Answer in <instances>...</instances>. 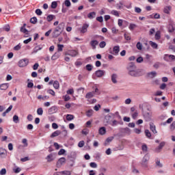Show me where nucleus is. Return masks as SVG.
<instances>
[{
	"label": "nucleus",
	"mask_w": 175,
	"mask_h": 175,
	"mask_svg": "<svg viewBox=\"0 0 175 175\" xmlns=\"http://www.w3.org/2000/svg\"><path fill=\"white\" fill-rule=\"evenodd\" d=\"M170 10H172V7L171 6H167L164 8V13H166V14H169L170 13Z\"/></svg>",
	"instance_id": "nucleus-28"
},
{
	"label": "nucleus",
	"mask_w": 175,
	"mask_h": 175,
	"mask_svg": "<svg viewBox=\"0 0 175 175\" xmlns=\"http://www.w3.org/2000/svg\"><path fill=\"white\" fill-rule=\"evenodd\" d=\"M111 14H113V16H116V17H120V14L118 13V11L117 10H112L111 12Z\"/></svg>",
	"instance_id": "nucleus-46"
},
{
	"label": "nucleus",
	"mask_w": 175,
	"mask_h": 175,
	"mask_svg": "<svg viewBox=\"0 0 175 175\" xmlns=\"http://www.w3.org/2000/svg\"><path fill=\"white\" fill-rule=\"evenodd\" d=\"M105 73H106V72L103 70H98L95 72L96 77H103Z\"/></svg>",
	"instance_id": "nucleus-9"
},
{
	"label": "nucleus",
	"mask_w": 175,
	"mask_h": 175,
	"mask_svg": "<svg viewBox=\"0 0 175 175\" xmlns=\"http://www.w3.org/2000/svg\"><path fill=\"white\" fill-rule=\"evenodd\" d=\"M95 16H96V13L95 12H92L88 14V17L90 20H92V18H95Z\"/></svg>",
	"instance_id": "nucleus-22"
},
{
	"label": "nucleus",
	"mask_w": 175,
	"mask_h": 175,
	"mask_svg": "<svg viewBox=\"0 0 175 175\" xmlns=\"http://www.w3.org/2000/svg\"><path fill=\"white\" fill-rule=\"evenodd\" d=\"M30 23L31 24H36V23H38V18H36V16L31 18Z\"/></svg>",
	"instance_id": "nucleus-33"
},
{
	"label": "nucleus",
	"mask_w": 175,
	"mask_h": 175,
	"mask_svg": "<svg viewBox=\"0 0 175 175\" xmlns=\"http://www.w3.org/2000/svg\"><path fill=\"white\" fill-rule=\"evenodd\" d=\"M99 46L100 47V49H105V47H106V42L105 41L100 42L99 44Z\"/></svg>",
	"instance_id": "nucleus-48"
},
{
	"label": "nucleus",
	"mask_w": 175,
	"mask_h": 175,
	"mask_svg": "<svg viewBox=\"0 0 175 175\" xmlns=\"http://www.w3.org/2000/svg\"><path fill=\"white\" fill-rule=\"evenodd\" d=\"M21 49V44H18V45L15 46L14 47V50H15V51H18V50Z\"/></svg>",
	"instance_id": "nucleus-52"
},
{
	"label": "nucleus",
	"mask_w": 175,
	"mask_h": 175,
	"mask_svg": "<svg viewBox=\"0 0 175 175\" xmlns=\"http://www.w3.org/2000/svg\"><path fill=\"white\" fill-rule=\"evenodd\" d=\"M64 5H65V6H66L67 8H69V7L70 6V5H71L70 1H69V0H66V1H64Z\"/></svg>",
	"instance_id": "nucleus-56"
},
{
	"label": "nucleus",
	"mask_w": 175,
	"mask_h": 175,
	"mask_svg": "<svg viewBox=\"0 0 175 175\" xmlns=\"http://www.w3.org/2000/svg\"><path fill=\"white\" fill-rule=\"evenodd\" d=\"M21 32H23V33H25L26 35H28V29H25V27L23 26L21 27Z\"/></svg>",
	"instance_id": "nucleus-40"
},
{
	"label": "nucleus",
	"mask_w": 175,
	"mask_h": 175,
	"mask_svg": "<svg viewBox=\"0 0 175 175\" xmlns=\"http://www.w3.org/2000/svg\"><path fill=\"white\" fill-rule=\"evenodd\" d=\"M148 76L150 77V79H154V77H157V72L152 71L148 73Z\"/></svg>",
	"instance_id": "nucleus-21"
},
{
	"label": "nucleus",
	"mask_w": 175,
	"mask_h": 175,
	"mask_svg": "<svg viewBox=\"0 0 175 175\" xmlns=\"http://www.w3.org/2000/svg\"><path fill=\"white\" fill-rule=\"evenodd\" d=\"M64 50V44L57 45V51H62Z\"/></svg>",
	"instance_id": "nucleus-54"
},
{
	"label": "nucleus",
	"mask_w": 175,
	"mask_h": 175,
	"mask_svg": "<svg viewBox=\"0 0 175 175\" xmlns=\"http://www.w3.org/2000/svg\"><path fill=\"white\" fill-rule=\"evenodd\" d=\"M137 62L138 64H142V62H143V57H139L137 59H136Z\"/></svg>",
	"instance_id": "nucleus-64"
},
{
	"label": "nucleus",
	"mask_w": 175,
	"mask_h": 175,
	"mask_svg": "<svg viewBox=\"0 0 175 175\" xmlns=\"http://www.w3.org/2000/svg\"><path fill=\"white\" fill-rule=\"evenodd\" d=\"M150 129L154 135L156 133H158V132L157 131V127H155V125H154L153 123L150 124Z\"/></svg>",
	"instance_id": "nucleus-17"
},
{
	"label": "nucleus",
	"mask_w": 175,
	"mask_h": 175,
	"mask_svg": "<svg viewBox=\"0 0 175 175\" xmlns=\"http://www.w3.org/2000/svg\"><path fill=\"white\" fill-rule=\"evenodd\" d=\"M113 53H111V54H113V55H118V53H120V46H115L113 48Z\"/></svg>",
	"instance_id": "nucleus-12"
},
{
	"label": "nucleus",
	"mask_w": 175,
	"mask_h": 175,
	"mask_svg": "<svg viewBox=\"0 0 175 175\" xmlns=\"http://www.w3.org/2000/svg\"><path fill=\"white\" fill-rule=\"evenodd\" d=\"M1 175H5L6 174V168H2L0 171Z\"/></svg>",
	"instance_id": "nucleus-60"
},
{
	"label": "nucleus",
	"mask_w": 175,
	"mask_h": 175,
	"mask_svg": "<svg viewBox=\"0 0 175 175\" xmlns=\"http://www.w3.org/2000/svg\"><path fill=\"white\" fill-rule=\"evenodd\" d=\"M126 69L129 72V75L133 77H140V76H143V75H144L143 70H136V65H135V63L133 62L129 63L126 66Z\"/></svg>",
	"instance_id": "nucleus-1"
},
{
	"label": "nucleus",
	"mask_w": 175,
	"mask_h": 175,
	"mask_svg": "<svg viewBox=\"0 0 175 175\" xmlns=\"http://www.w3.org/2000/svg\"><path fill=\"white\" fill-rule=\"evenodd\" d=\"M57 6H58V3H57V1H53L51 3V7L52 9H56Z\"/></svg>",
	"instance_id": "nucleus-45"
},
{
	"label": "nucleus",
	"mask_w": 175,
	"mask_h": 175,
	"mask_svg": "<svg viewBox=\"0 0 175 175\" xmlns=\"http://www.w3.org/2000/svg\"><path fill=\"white\" fill-rule=\"evenodd\" d=\"M29 64V60L27 58L19 60L18 65L19 68H25Z\"/></svg>",
	"instance_id": "nucleus-3"
},
{
	"label": "nucleus",
	"mask_w": 175,
	"mask_h": 175,
	"mask_svg": "<svg viewBox=\"0 0 175 175\" xmlns=\"http://www.w3.org/2000/svg\"><path fill=\"white\" fill-rule=\"evenodd\" d=\"M86 99H91V98H94V92H88L85 95Z\"/></svg>",
	"instance_id": "nucleus-30"
},
{
	"label": "nucleus",
	"mask_w": 175,
	"mask_h": 175,
	"mask_svg": "<svg viewBox=\"0 0 175 175\" xmlns=\"http://www.w3.org/2000/svg\"><path fill=\"white\" fill-rule=\"evenodd\" d=\"M54 18H55V15H53V14L48 15L46 17V20L49 23L53 21Z\"/></svg>",
	"instance_id": "nucleus-23"
},
{
	"label": "nucleus",
	"mask_w": 175,
	"mask_h": 175,
	"mask_svg": "<svg viewBox=\"0 0 175 175\" xmlns=\"http://www.w3.org/2000/svg\"><path fill=\"white\" fill-rule=\"evenodd\" d=\"M59 174H60V175H71L72 172L70 171L65 170V171L59 172Z\"/></svg>",
	"instance_id": "nucleus-25"
},
{
	"label": "nucleus",
	"mask_w": 175,
	"mask_h": 175,
	"mask_svg": "<svg viewBox=\"0 0 175 175\" xmlns=\"http://www.w3.org/2000/svg\"><path fill=\"white\" fill-rule=\"evenodd\" d=\"M66 162V159H65V157H61L60 159H59V160L56 163L57 167H61V166H62L63 164L65 163Z\"/></svg>",
	"instance_id": "nucleus-6"
},
{
	"label": "nucleus",
	"mask_w": 175,
	"mask_h": 175,
	"mask_svg": "<svg viewBox=\"0 0 175 175\" xmlns=\"http://www.w3.org/2000/svg\"><path fill=\"white\" fill-rule=\"evenodd\" d=\"M59 135H61V131L57 130L51 135V137H57V136H59Z\"/></svg>",
	"instance_id": "nucleus-24"
},
{
	"label": "nucleus",
	"mask_w": 175,
	"mask_h": 175,
	"mask_svg": "<svg viewBox=\"0 0 175 175\" xmlns=\"http://www.w3.org/2000/svg\"><path fill=\"white\" fill-rule=\"evenodd\" d=\"M150 159V157H148V155L146 154L142 161V165L143 167H148V160Z\"/></svg>",
	"instance_id": "nucleus-4"
},
{
	"label": "nucleus",
	"mask_w": 175,
	"mask_h": 175,
	"mask_svg": "<svg viewBox=\"0 0 175 175\" xmlns=\"http://www.w3.org/2000/svg\"><path fill=\"white\" fill-rule=\"evenodd\" d=\"M84 141H80L78 144V147H79L80 148L84 147Z\"/></svg>",
	"instance_id": "nucleus-59"
},
{
	"label": "nucleus",
	"mask_w": 175,
	"mask_h": 175,
	"mask_svg": "<svg viewBox=\"0 0 175 175\" xmlns=\"http://www.w3.org/2000/svg\"><path fill=\"white\" fill-rule=\"evenodd\" d=\"M124 23H126L127 22L124 21V20H122V19H118V25L119 27H122V24H124Z\"/></svg>",
	"instance_id": "nucleus-38"
},
{
	"label": "nucleus",
	"mask_w": 175,
	"mask_h": 175,
	"mask_svg": "<svg viewBox=\"0 0 175 175\" xmlns=\"http://www.w3.org/2000/svg\"><path fill=\"white\" fill-rule=\"evenodd\" d=\"M135 13H142V9L140 8L135 7Z\"/></svg>",
	"instance_id": "nucleus-63"
},
{
	"label": "nucleus",
	"mask_w": 175,
	"mask_h": 175,
	"mask_svg": "<svg viewBox=\"0 0 175 175\" xmlns=\"http://www.w3.org/2000/svg\"><path fill=\"white\" fill-rule=\"evenodd\" d=\"M27 120H28V121H32V120H33L32 114H29L27 117Z\"/></svg>",
	"instance_id": "nucleus-61"
},
{
	"label": "nucleus",
	"mask_w": 175,
	"mask_h": 175,
	"mask_svg": "<svg viewBox=\"0 0 175 175\" xmlns=\"http://www.w3.org/2000/svg\"><path fill=\"white\" fill-rule=\"evenodd\" d=\"M59 57H61V53H59V52H57L51 57V59L52 61H55V59H58Z\"/></svg>",
	"instance_id": "nucleus-18"
},
{
	"label": "nucleus",
	"mask_w": 175,
	"mask_h": 175,
	"mask_svg": "<svg viewBox=\"0 0 175 175\" xmlns=\"http://www.w3.org/2000/svg\"><path fill=\"white\" fill-rule=\"evenodd\" d=\"M53 87L55 90H58L59 88V82H58V81H55L53 82Z\"/></svg>",
	"instance_id": "nucleus-35"
},
{
	"label": "nucleus",
	"mask_w": 175,
	"mask_h": 175,
	"mask_svg": "<svg viewBox=\"0 0 175 175\" xmlns=\"http://www.w3.org/2000/svg\"><path fill=\"white\" fill-rule=\"evenodd\" d=\"M168 31L170 32V33L174 31V27H173V25H169Z\"/></svg>",
	"instance_id": "nucleus-55"
},
{
	"label": "nucleus",
	"mask_w": 175,
	"mask_h": 175,
	"mask_svg": "<svg viewBox=\"0 0 175 175\" xmlns=\"http://www.w3.org/2000/svg\"><path fill=\"white\" fill-rule=\"evenodd\" d=\"M13 122H14L15 124H18V122H20V119L18 118V116L14 115V116H13Z\"/></svg>",
	"instance_id": "nucleus-27"
},
{
	"label": "nucleus",
	"mask_w": 175,
	"mask_h": 175,
	"mask_svg": "<svg viewBox=\"0 0 175 175\" xmlns=\"http://www.w3.org/2000/svg\"><path fill=\"white\" fill-rule=\"evenodd\" d=\"M93 114H94V110L92 109H89L86 111L87 117H92Z\"/></svg>",
	"instance_id": "nucleus-29"
},
{
	"label": "nucleus",
	"mask_w": 175,
	"mask_h": 175,
	"mask_svg": "<svg viewBox=\"0 0 175 175\" xmlns=\"http://www.w3.org/2000/svg\"><path fill=\"white\" fill-rule=\"evenodd\" d=\"M98 133L99 135H101V136H103V135H106V127H100L98 130Z\"/></svg>",
	"instance_id": "nucleus-14"
},
{
	"label": "nucleus",
	"mask_w": 175,
	"mask_h": 175,
	"mask_svg": "<svg viewBox=\"0 0 175 175\" xmlns=\"http://www.w3.org/2000/svg\"><path fill=\"white\" fill-rule=\"evenodd\" d=\"M3 29L6 32H9V31H10V26L9 25H6L5 26L3 27Z\"/></svg>",
	"instance_id": "nucleus-53"
},
{
	"label": "nucleus",
	"mask_w": 175,
	"mask_h": 175,
	"mask_svg": "<svg viewBox=\"0 0 175 175\" xmlns=\"http://www.w3.org/2000/svg\"><path fill=\"white\" fill-rule=\"evenodd\" d=\"M131 116L133 120H136V118H137V116H139V112H137V111H135L133 113H131Z\"/></svg>",
	"instance_id": "nucleus-39"
},
{
	"label": "nucleus",
	"mask_w": 175,
	"mask_h": 175,
	"mask_svg": "<svg viewBox=\"0 0 175 175\" xmlns=\"http://www.w3.org/2000/svg\"><path fill=\"white\" fill-rule=\"evenodd\" d=\"M37 114L38 116H43V109L42 107L37 109Z\"/></svg>",
	"instance_id": "nucleus-44"
},
{
	"label": "nucleus",
	"mask_w": 175,
	"mask_h": 175,
	"mask_svg": "<svg viewBox=\"0 0 175 175\" xmlns=\"http://www.w3.org/2000/svg\"><path fill=\"white\" fill-rule=\"evenodd\" d=\"M117 77H118L117 74H113L111 75V81H112V83H113V84H117V83H118Z\"/></svg>",
	"instance_id": "nucleus-19"
},
{
	"label": "nucleus",
	"mask_w": 175,
	"mask_h": 175,
	"mask_svg": "<svg viewBox=\"0 0 175 175\" xmlns=\"http://www.w3.org/2000/svg\"><path fill=\"white\" fill-rule=\"evenodd\" d=\"M135 28H137V25L134 23H131L129 27V29H130V31H133Z\"/></svg>",
	"instance_id": "nucleus-31"
},
{
	"label": "nucleus",
	"mask_w": 175,
	"mask_h": 175,
	"mask_svg": "<svg viewBox=\"0 0 175 175\" xmlns=\"http://www.w3.org/2000/svg\"><path fill=\"white\" fill-rule=\"evenodd\" d=\"M88 133H90V130H88V129H84L82 130V135H88Z\"/></svg>",
	"instance_id": "nucleus-51"
},
{
	"label": "nucleus",
	"mask_w": 175,
	"mask_h": 175,
	"mask_svg": "<svg viewBox=\"0 0 175 175\" xmlns=\"http://www.w3.org/2000/svg\"><path fill=\"white\" fill-rule=\"evenodd\" d=\"M66 118L67 121H72V120H75V116L72 114H67Z\"/></svg>",
	"instance_id": "nucleus-26"
},
{
	"label": "nucleus",
	"mask_w": 175,
	"mask_h": 175,
	"mask_svg": "<svg viewBox=\"0 0 175 175\" xmlns=\"http://www.w3.org/2000/svg\"><path fill=\"white\" fill-rule=\"evenodd\" d=\"M46 159H47L48 162H53V161H54V159H53V154H49L46 157Z\"/></svg>",
	"instance_id": "nucleus-42"
},
{
	"label": "nucleus",
	"mask_w": 175,
	"mask_h": 175,
	"mask_svg": "<svg viewBox=\"0 0 175 175\" xmlns=\"http://www.w3.org/2000/svg\"><path fill=\"white\" fill-rule=\"evenodd\" d=\"M57 107H51L48 110V114H54L55 113H57Z\"/></svg>",
	"instance_id": "nucleus-13"
},
{
	"label": "nucleus",
	"mask_w": 175,
	"mask_h": 175,
	"mask_svg": "<svg viewBox=\"0 0 175 175\" xmlns=\"http://www.w3.org/2000/svg\"><path fill=\"white\" fill-rule=\"evenodd\" d=\"M85 68H86V70H88V72H91V70H92V68H94V66H92V64H87Z\"/></svg>",
	"instance_id": "nucleus-43"
},
{
	"label": "nucleus",
	"mask_w": 175,
	"mask_h": 175,
	"mask_svg": "<svg viewBox=\"0 0 175 175\" xmlns=\"http://www.w3.org/2000/svg\"><path fill=\"white\" fill-rule=\"evenodd\" d=\"M172 122H173V118H170L166 120V122L161 123V125L163 126H166L167 124H172Z\"/></svg>",
	"instance_id": "nucleus-15"
},
{
	"label": "nucleus",
	"mask_w": 175,
	"mask_h": 175,
	"mask_svg": "<svg viewBox=\"0 0 175 175\" xmlns=\"http://www.w3.org/2000/svg\"><path fill=\"white\" fill-rule=\"evenodd\" d=\"M90 25L88 23H84L82 26V28H79L81 33H85L87 32Z\"/></svg>",
	"instance_id": "nucleus-7"
},
{
	"label": "nucleus",
	"mask_w": 175,
	"mask_h": 175,
	"mask_svg": "<svg viewBox=\"0 0 175 175\" xmlns=\"http://www.w3.org/2000/svg\"><path fill=\"white\" fill-rule=\"evenodd\" d=\"M90 167H93L94 169H96L98 167V165L95 162H92L90 163Z\"/></svg>",
	"instance_id": "nucleus-50"
},
{
	"label": "nucleus",
	"mask_w": 175,
	"mask_h": 175,
	"mask_svg": "<svg viewBox=\"0 0 175 175\" xmlns=\"http://www.w3.org/2000/svg\"><path fill=\"white\" fill-rule=\"evenodd\" d=\"M8 157V151L3 148H0V158H6Z\"/></svg>",
	"instance_id": "nucleus-8"
},
{
	"label": "nucleus",
	"mask_w": 175,
	"mask_h": 175,
	"mask_svg": "<svg viewBox=\"0 0 175 175\" xmlns=\"http://www.w3.org/2000/svg\"><path fill=\"white\" fill-rule=\"evenodd\" d=\"M145 135H146V137H148V139L151 138V133L150 132L149 130H148V129L145 130Z\"/></svg>",
	"instance_id": "nucleus-41"
},
{
	"label": "nucleus",
	"mask_w": 175,
	"mask_h": 175,
	"mask_svg": "<svg viewBox=\"0 0 175 175\" xmlns=\"http://www.w3.org/2000/svg\"><path fill=\"white\" fill-rule=\"evenodd\" d=\"M142 150L144 152H147L148 151V148L146 144H144L142 146Z\"/></svg>",
	"instance_id": "nucleus-37"
},
{
	"label": "nucleus",
	"mask_w": 175,
	"mask_h": 175,
	"mask_svg": "<svg viewBox=\"0 0 175 175\" xmlns=\"http://www.w3.org/2000/svg\"><path fill=\"white\" fill-rule=\"evenodd\" d=\"M170 129L171 132L174 131L175 130V121L172 122V123L170 125Z\"/></svg>",
	"instance_id": "nucleus-36"
},
{
	"label": "nucleus",
	"mask_w": 175,
	"mask_h": 175,
	"mask_svg": "<svg viewBox=\"0 0 175 175\" xmlns=\"http://www.w3.org/2000/svg\"><path fill=\"white\" fill-rule=\"evenodd\" d=\"M65 28V23H60L59 25L55 29V30L52 33L53 38H58L64 31V29Z\"/></svg>",
	"instance_id": "nucleus-2"
},
{
	"label": "nucleus",
	"mask_w": 175,
	"mask_h": 175,
	"mask_svg": "<svg viewBox=\"0 0 175 175\" xmlns=\"http://www.w3.org/2000/svg\"><path fill=\"white\" fill-rule=\"evenodd\" d=\"M159 66H161V63L160 62H156L153 65V68H154L155 69H158L159 68Z\"/></svg>",
	"instance_id": "nucleus-58"
},
{
	"label": "nucleus",
	"mask_w": 175,
	"mask_h": 175,
	"mask_svg": "<svg viewBox=\"0 0 175 175\" xmlns=\"http://www.w3.org/2000/svg\"><path fill=\"white\" fill-rule=\"evenodd\" d=\"M90 44L92 47L93 50H95V49H96V46L99 44V42L96 40H93L90 42Z\"/></svg>",
	"instance_id": "nucleus-10"
},
{
	"label": "nucleus",
	"mask_w": 175,
	"mask_h": 175,
	"mask_svg": "<svg viewBox=\"0 0 175 175\" xmlns=\"http://www.w3.org/2000/svg\"><path fill=\"white\" fill-rule=\"evenodd\" d=\"M9 88V83H3L0 85V90H5Z\"/></svg>",
	"instance_id": "nucleus-20"
},
{
	"label": "nucleus",
	"mask_w": 175,
	"mask_h": 175,
	"mask_svg": "<svg viewBox=\"0 0 175 175\" xmlns=\"http://www.w3.org/2000/svg\"><path fill=\"white\" fill-rule=\"evenodd\" d=\"M21 162H27V161H29V157H25L24 158L21 159Z\"/></svg>",
	"instance_id": "nucleus-62"
},
{
	"label": "nucleus",
	"mask_w": 175,
	"mask_h": 175,
	"mask_svg": "<svg viewBox=\"0 0 175 175\" xmlns=\"http://www.w3.org/2000/svg\"><path fill=\"white\" fill-rule=\"evenodd\" d=\"M79 53L75 50L68 51L66 53V55H70V57H76Z\"/></svg>",
	"instance_id": "nucleus-11"
},
{
	"label": "nucleus",
	"mask_w": 175,
	"mask_h": 175,
	"mask_svg": "<svg viewBox=\"0 0 175 175\" xmlns=\"http://www.w3.org/2000/svg\"><path fill=\"white\" fill-rule=\"evenodd\" d=\"M66 152V150L65 149H60V150L58 152V155H64Z\"/></svg>",
	"instance_id": "nucleus-57"
},
{
	"label": "nucleus",
	"mask_w": 175,
	"mask_h": 175,
	"mask_svg": "<svg viewBox=\"0 0 175 175\" xmlns=\"http://www.w3.org/2000/svg\"><path fill=\"white\" fill-rule=\"evenodd\" d=\"M36 14H37V16H42V14H43V12L40 9L38 8L36 10Z\"/></svg>",
	"instance_id": "nucleus-49"
},
{
	"label": "nucleus",
	"mask_w": 175,
	"mask_h": 175,
	"mask_svg": "<svg viewBox=\"0 0 175 175\" xmlns=\"http://www.w3.org/2000/svg\"><path fill=\"white\" fill-rule=\"evenodd\" d=\"M150 44L151 46V47H152V49H158V44L155 43L152 41H150Z\"/></svg>",
	"instance_id": "nucleus-32"
},
{
	"label": "nucleus",
	"mask_w": 175,
	"mask_h": 175,
	"mask_svg": "<svg viewBox=\"0 0 175 175\" xmlns=\"http://www.w3.org/2000/svg\"><path fill=\"white\" fill-rule=\"evenodd\" d=\"M165 57H168V58L170 59H171L172 61H175V55H167V54H166V55H165Z\"/></svg>",
	"instance_id": "nucleus-47"
},
{
	"label": "nucleus",
	"mask_w": 175,
	"mask_h": 175,
	"mask_svg": "<svg viewBox=\"0 0 175 175\" xmlns=\"http://www.w3.org/2000/svg\"><path fill=\"white\" fill-rule=\"evenodd\" d=\"M166 144V142H161L159 145L158 146V147H157L154 149V152H157L159 153L161 152V151H162V148H163V146Z\"/></svg>",
	"instance_id": "nucleus-5"
},
{
	"label": "nucleus",
	"mask_w": 175,
	"mask_h": 175,
	"mask_svg": "<svg viewBox=\"0 0 175 175\" xmlns=\"http://www.w3.org/2000/svg\"><path fill=\"white\" fill-rule=\"evenodd\" d=\"M136 47L137 50H143V44H142L140 42H138L136 44Z\"/></svg>",
	"instance_id": "nucleus-34"
},
{
	"label": "nucleus",
	"mask_w": 175,
	"mask_h": 175,
	"mask_svg": "<svg viewBox=\"0 0 175 175\" xmlns=\"http://www.w3.org/2000/svg\"><path fill=\"white\" fill-rule=\"evenodd\" d=\"M42 49H43V46H42L41 45H38L37 46H36L32 52V54H36V53H38V51L42 50Z\"/></svg>",
	"instance_id": "nucleus-16"
}]
</instances>
